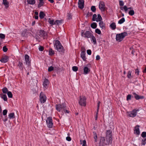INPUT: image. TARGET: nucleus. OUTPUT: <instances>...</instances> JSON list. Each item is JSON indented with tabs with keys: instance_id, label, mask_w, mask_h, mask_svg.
I'll return each instance as SVG.
<instances>
[{
	"instance_id": "nucleus-1",
	"label": "nucleus",
	"mask_w": 146,
	"mask_h": 146,
	"mask_svg": "<svg viewBox=\"0 0 146 146\" xmlns=\"http://www.w3.org/2000/svg\"><path fill=\"white\" fill-rule=\"evenodd\" d=\"M56 109L62 115L64 113H68L69 112V111L67 110L66 106L64 103L56 105Z\"/></svg>"
},
{
	"instance_id": "nucleus-2",
	"label": "nucleus",
	"mask_w": 146,
	"mask_h": 146,
	"mask_svg": "<svg viewBox=\"0 0 146 146\" xmlns=\"http://www.w3.org/2000/svg\"><path fill=\"white\" fill-rule=\"evenodd\" d=\"M56 46V49L60 52L64 53V49L62 45L60 42L58 40L55 41V43H54V46Z\"/></svg>"
},
{
	"instance_id": "nucleus-3",
	"label": "nucleus",
	"mask_w": 146,
	"mask_h": 146,
	"mask_svg": "<svg viewBox=\"0 0 146 146\" xmlns=\"http://www.w3.org/2000/svg\"><path fill=\"white\" fill-rule=\"evenodd\" d=\"M127 35L126 32L122 33L120 34H117L116 35V40L119 42L121 41L123 38Z\"/></svg>"
},
{
	"instance_id": "nucleus-4",
	"label": "nucleus",
	"mask_w": 146,
	"mask_h": 146,
	"mask_svg": "<svg viewBox=\"0 0 146 146\" xmlns=\"http://www.w3.org/2000/svg\"><path fill=\"white\" fill-rule=\"evenodd\" d=\"M81 36L84 38H89L92 36L93 34L89 31L85 32L84 30H82L81 32Z\"/></svg>"
},
{
	"instance_id": "nucleus-5",
	"label": "nucleus",
	"mask_w": 146,
	"mask_h": 146,
	"mask_svg": "<svg viewBox=\"0 0 146 146\" xmlns=\"http://www.w3.org/2000/svg\"><path fill=\"white\" fill-rule=\"evenodd\" d=\"M86 98L84 96H80L79 97V103L82 106H85L86 105Z\"/></svg>"
},
{
	"instance_id": "nucleus-6",
	"label": "nucleus",
	"mask_w": 146,
	"mask_h": 146,
	"mask_svg": "<svg viewBox=\"0 0 146 146\" xmlns=\"http://www.w3.org/2000/svg\"><path fill=\"white\" fill-rule=\"evenodd\" d=\"M112 131L111 130H107L106 132V138L111 142H112Z\"/></svg>"
},
{
	"instance_id": "nucleus-7",
	"label": "nucleus",
	"mask_w": 146,
	"mask_h": 146,
	"mask_svg": "<svg viewBox=\"0 0 146 146\" xmlns=\"http://www.w3.org/2000/svg\"><path fill=\"white\" fill-rule=\"evenodd\" d=\"M46 123L47 127L49 128H52L53 125L52 118L50 117H48L46 120Z\"/></svg>"
},
{
	"instance_id": "nucleus-8",
	"label": "nucleus",
	"mask_w": 146,
	"mask_h": 146,
	"mask_svg": "<svg viewBox=\"0 0 146 146\" xmlns=\"http://www.w3.org/2000/svg\"><path fill=\"white\" fill-rule=\"evenodd\" d=\"M40 100L41 103H44L45 102L46 100V95L41 92L40 94Z\"/></svg>"
},
{
	"instance_id": "nucleus-9",
	"label": "nucleus",
	"mask_w": 146,
	"mask_h": 146,
	"mask_svg": "<svg viewBox=\"0 0 146 146\" xmlns=\"http://www.w3.org/2000/svg\"><path fill=\"white\" fill-rule=\"evenodd\" d=\"M100 142L101 143H102L103 145H106L109 144L111 142L109 141L108 140L105 139V137H102L100 138Z\"/></svg>"
},
{
	"instance_id": "nucleus-10",
	"label": "nucleus",
	"mask_w": 146,
	"mask_h": 146,
	"mask_svg": "<svg viewBox=\"0 0 146 146\" xmlns=\"http://www.w3.org/2000/svg\"><path fill=\"white\" fill-rule=\"evenodd\" d=\"M139 111V110L138 109H134L128 113V116L132 117H134L137 115V112Z\"/></svg>"
},
{
	"instance_id": "nucleus-11",
	"label": "nucleus",
	"mask_w": 146,
	"mask_h": 146,
	"mask_svg": "<svg viewBox=\"0 0 146 146\" xmlns=\"http://www.w3.org/2000/svg\"><path fill=\"white\" fill-rule=\"evenodd\" d=\"M99 7L100 9L102 11H104L106 10L104 3L102 1H100Z\"/></svg>"
},
{
	"instance_id": "nucleus-12",
	"label": "nucleus",
	"mask_w": 146,
	"mask_h": 146,
	"mask_svg": "<svg viewBox=\"0 0 146 146\" xmlns=\"http://www.w3.org/2000/svg\"><path fill=\"white\" fill-rule=\"evenodd\" d=\"M25 60L26 64L29 66L31 65V61L29 59V57L27 54H25Z\"/></svg>"
},
{
	"instance_id": "nucleus-13",
	"label": "nucleus",
	"mask_w": 146,
	"mask_h": 146,
	"mask_svg": "<svg viewBox=\"0 0 146 146\" xmlns=\"http://www.w3.org/2000/svg\"><path fill=\"white\" fill-rule=\"evenodd\" d=\"M49 83V81L47 79L45 78L43 82V86L46 89H47L48 87V85Z\"/></svg>"
},
{
	"instance_id": "nucleus-14",
	"label": "nucleus",
	"mask_w": 146,
	"mask_h": 146,
	"mask_svg": "<svg viewBox=\"0 0 146 146\" xmlns=\"http://www.w3.org/2000/svg\"><path fill=\"white\" fill-rule=\"evenodd\" d=\"M134 133L137 135H139L140 134V132L139 131V126L138 125H137L135 127Z\"/></svg>"
},
{
	"instance_id": "nucleus-15",
	"label": "nucleus",
	"mask_w": 146,
	"mask_h": 146,
	"mask_svg": "<svg viewBox=\"0 0 146 146\" xmlns=\"http://www.w3.org/2000/svg\"><path fill=\"white\" fill-rule=\"evenodd\" d=\"M133 94L134 95V96L135 99L138 100L139 99H142L144 98V96H139L138 94H136L135 93H133Z\"/></svg>"
},
{
	"instance_id": "nucleus-16",
	"label": "nucleus",
	"mask_w": 146,
	"mask_h": 146,
	"mask_svg": "<svg viewBox=\"0 0 146 146\" xmlns=\"http://www.w3.org/2000/svg\"><path fill=\"white\" fill-rule=\"evenodd\" d=\"M8 60V57L7 56H5L2 57L0 61L3 63H6Z\"/></svg>"
},
{
	"instance_id": "nucleus-17",
	"label": "nucleus",
	"mask_w": 146,
	"mask_h": 146,
	"mask_svg": "<svg viewBox=\"0 0 146 146\" xmlns=\"http://www.w3.org/2000/svg\"><path fill=\"white\" fill-rule=\"evenodd\" d=\"M90 71V70L87 66H85L84 68V74H86L89 73Z\"/></svg>"
},
{
	"instance_id": "nucleus-18",
	"label": "nucleus",
	"mask_w": 146,
	"mask_h": 146,
	"mask_svg": "<svg viewBox=\"0 0 146 146\" xmlns=\"http://www.w3.org/2000/svg\"><path fill=\"white\" fill-rule=\"evenodd\" d=\"M81 57L84 61L86 60V58L85 56V52L82 51L81 53Z\"/></svg>"
},
{
	"instance_id": "nucleus-19",
	"label": "nucleus",
	"mask_w": 146,
	"mask_h": 146,
	"mask_svg": "<svg viewBox=\"0 0 146 146\" xmlns=\"http://www.w3.org/2000/svg\"><path fill=\"white\" fill-rule=\"evenodd\" d=\"M134 14V11L133 9H132V8L131 7H128V14L131 16H133Z\"/></svg>"
},
{
	"instance_id": "nucleus-20",
	"label": "nucleus",
	"mask_w": 146,
	"mask_h": 146,
	"mask_svg": "<svg viewBox=\"0 0 146 146\" xmlns=\"http://www.w3.org/2000/svg\"><path fill=\"white\" fill-rule=\"evenodd\" d=\"M39 35L40 37H43L44 38L45 36V32L44 30H40L39 31Z\"/></svg>"
},
{
	"instance_id": "nucleus-21",
	"label": "nucleus",
	"mask_w": 146,
	"mask_h": 146,
	"mask_svg": "<svg viewBox=\"0 0 146 146\" xmlns=\"http://www.w3.org/2000/svg\"><path fill=\"white\" fill-rule=\"evenodd\" d=\"M99 25L100 27L103 29H105L106 28V27L105 23L102 21H100L99 23Z\"/></svg>"
},
{
	"instance_id": "nucleus-22",
	"label": "nucleus",
	"mask_w": 146,
	"mask_h": 146,
	"mask_svg": "<svg viewBox=\"0 0 146 146\" xmlns=\"http://www.w3.org/2000/svg\"><path fill=\"white\" fill-rule=\"evenodd\" d=\"M44 3V0H39V3L38 5V8H39L41 6H43Z\"/></svg>"
},
{
	"instance_id": "nucleus-23",
	"label": "nucleus",
	"mask_w": 146,
	"mask_h": 146,
	"mask_svg": "<svg viewBox=\"0 0 146 146\" xmlns=\"http://www.w3.org/2000/svg\"><path fill=\"white\" fill-rule=\"evenodd\" d=\"M18 66L19 68V69L21 70L22 71L23 70L24 67L22 62L21 61H19L18 62Z\"/></svg>"
},
{
	"instance_id": "nucleus-24",
	"label": "nucleus",
	"mask_w": 146,
	"mask_h": 146,
	"mask_svg": "<svg viewBox=\"0 0 146 146\" xmlns=\"http://www.w3.org/2000/svg\"><path fill=\"white\" fill-rule=\"evenodd\" d=\"M133 74L132 73V72L129 71L128 72V78L130 80H132V81H133Z\"/></svg>"
},
{
	"instance_id": "nucleus-25",
	"label": "nucleus",
	"mask_w": 146,
	"mask_h": 146,
	"mask_svg": "<svg viewBox=\"0 0 146 146\" xmlns=\"http://www.w3.org/2000/svg\"><path fill=\"white\" fill-rule=\"evenodd\" d=\"M78 7L79 8L81 9H82L84 7V2H78Z\"/></svg>"
},
{
	"instance_id": "nucleus-26",
	"label": "nucleus",
	"mask_w": 146,
	"mask_h": 146,
	"mask_svg": "<svg viewBox=\"0 0 146 146\" xmlns=\"http://www.w3.org/2000/svg\"><path fill=\"white\" fill-rule=\"evenodd\" d=\"M48 22L50 24L52 25L56 24L55 21H54V20L51 19L50 18L48 19Z\"/></svg>"
},
{
	"instance_id": "nucleus-27",
	"label": "nucleus",
	"mask_w": 146,
	"mask_h": 146,
	"mask_svg": "<svg viewBox=\"0 0 146 146\" xmlns=\"http://www.w3.org/2000/svg\"><path fill=\"white\" fill-rule=\"evenodd\" d=\"M3 4L5 6L6 8H7L9 7V2L7 0H3Z\"/></svg>"
},
{
	"instance_id": "nucleus-28",
	"label": "nucleus",
	"mask_w": 146,
	"mask_h": 146,
	"mask_svg": "<svg viewBox=\"0 0 146 146\" xmlns=\"http://www.w3.org/2000/svg\"><path fill=\"white\" fill-rule=\"evenodd\" d=\"M110 27L113 30L115 29L116 28V25L115 23H113L110 25Z\"/></svg>"
},
{
	"instance_id": "nucleus-29",
	"label": "nucleus",
	"mask_w": 146,
	"mask_h": 146,
	"mask_svg": "<svg viewBox=\"0 0 146 146\" xmlns=\"http://www.w3.org/2000/svg\"><path fill=\"white\" fill-rule=\"evenodd\" d=\"M0 95L1 98L3 99L4 101H7V98L6 95L1 94Z\"/></svg>"
},
{
	"instance_id": "nucleus-30",
	"label": "nucleus",
	"mask_w": 146,
	"mask_h": 146,
	"mask_svg": "<svg viewBox=\"0 0 146 146\" xmlns=\"http://www.w3.org/2000/svg\"><path fill=\"white\" fill-rule=\"evenodd\" d=\"M27 2L28 4L31 5H34L35 3V0H27Z\"/></svg>"
},
{
	"instance_id": "nucleus-31",
	"label": "nucleus",
	"mask_w": 146,
	"mask_h": 146,
	"mask_svg": "<svg viewBox=\"0 0 146 146\" xmlns=\"http://www.w3.org/2000/svg\"><path fill=\"white\" fill-rule=\"evenodd\" d=\"M102 20V18L101 17V15L99 14L98 15V17L96 19V21L97 22L101 21Z\"/></svg>"
},
{
	"instance_id": "nucleus-32",
	"label": "nucleus",
	"mask_w": 146,
	"mask_h": 146,
	"mask_svg": "<svg viewBox=\"0 0 146 146\" xmlns=\"http://www.w3.org/2000/svg\"><path fill=\"white\" fill-rule=\"evenodd\" d=\"M8 116L10 119H13L15 118V114L14 113H9Z\"/></svg>"
},
{
	"instance_id": "nucleus-33",
	"label": "nucleus",
	"mask_w": 146,
	"mask_h": 146,
	"mask_svg": "<svg viewBox=\"0 0 146 146\" xmlns=\"http://www.w3.org/2000/svg\"><path fill=\"white\" fill-rule=\"evenodd\" d=\"M45 15L44 13L42 11L40 12L39 13V17L40 19H42L44 18Z\"/></svg>"
},
{
	"instance_id": "nucleus-34",
	"label": "nucleus",
	"mask_w": 146,
	"mask_h": 146,
	"mask_svg": "<svg viewBox=\"0 0 146 146\" xmlns=\"http://www.w3.org/2000/svg\"><path fill=\"white\" fill-rule=\"evenodd\" d=\"M54 54V51L52 50V49L50 48L49 51V55L52 56Z\"/></svg>"
},
{
	"instance_id": "nucleus-35",
	"label": "nucleus",
	"mask_w": 146,
	"mask_h": 146,
	"mask_svg": "<svg viewBox=\"0 0 146 146\" xmlns=\"http://www.w3.org/2000/svg\"><path fill=\"white\" fill-rule=\"evenodd\" d=\"M97 26V24L95 23H93L91 25V27L93 29H95Z\"/></svg>"
},
{
	"instance_id": "nucleus-36",
	"label": "nucleus",
	"mask_w": 146,
	"mask_h": 146,
	"mask_svg": "<svg viewBox=\"0 0 146 146\" xmlns=\"http://www.w3.org/2000/svg\"><path fill=\"white\" fill-rule=\"evenodd\" d=\"M93 135L95 139V142H96L97 141V136L96 133L95 132H93Z\"/></svg>"
},
{
	"instance_id": "nucleus-37",
	"label": "nucleus",
	"mask_w": 146,
	"mask_h": 146,
	"mask_svg": "<svg viewBox=\"0 0 146 146\" xmlns=\"http://www.w3.org/2000/svg\"><path fill=\"white\" fill-rule=\"evenodd\" d=\"M90 38H91V40L93 41V42L94 44H96V39L95 37L94 36H93V35Z\"/></svg>"
},
{
	"instance_id": "nucleus-38",
	"label": "nucleus",
	"mask_w": 146,
	"mask_h": 146,
	"mask_svg": "<svg viewBox=\"0 0 146 146\" xmlns=\"http://www.w3.org/2000/svg\"><path fill=\"white\" fill-rule=\"evenodd\" d=\"M2 92L3 93L6 94L8 92V90L7 88H4L2 89Z\"/></svg>"
},
{
	"instance_id": "nucleus-39",
	"label": "nucleus",
	"mask_w": 146,
	"mask_h": 146,
	"mask_svg": "<svg viewBox=\"0 0 146 146\" xmlns=\"http://www.w3.org/2000/svg\"><path fill=\"white\" fill-rule=\"evenodd\" d=\"M120 9L121 10H124L125 11H127L128 9L127 7L126 6H125L124 7H121Z\"/></svg>"
},
{
	"instance_id": "nucleus-40",
	"label": "nucleus",
	"mask_w": 146,
	"mask_h": 146,
	"mask_svg": "<svg viewBox=\"0 0 146 146\" xmlns=\"http://www.w3.org/2000/svg\"><path fill=\"white\" fill-rule=\"evenodd\" d=\"M125 21V19L124 18H122L118 21V23L120 24H121L123 23Z\"/></svg>"
},
{
	"instance_id": "nucleus-41",
	"label": "nucleus",
	"mask_w": 146,
	"mask_h": 146,
	"mask_svg": "<svg viewBox=\"0 0 146 146\" xmlns=\"http://www.w3.org/2000/svg\"><path fill=\"white\" fill-rule=\"evenodd\" d=\"M81 143H82V146H87L86 145V140H84L82 141L80 140Z\"/></svg>"
},
{
	"instance_id": "nucleus-42",
	"label": "nucleus",
	"mask_w": 146,
	"mask_h": 146,
	"mask_svg": "<svg viewBox=\"0 0 146 146\" xmlns=\"http://www.w3.org/2000/svg\"><path fill=\"white\" fill-rule=\"evenodd\" d=\"M7 94L9 98H12V97L13 95L11 92L9 91L8 92Z\"/></svg>"
},
{
	"instance_id": "nucleus-43",
	"label": "nucleus",
	"mask_w": 146,
	"mask_h": 146,
	"mask_svg": "<svg viewBox=\"0 0 146 146\" xmlns=\"http://www.w3.org/2000/svg\"><path fill=\"white\" fill-rule=\"evenodd\" d=\"M91 11L94 12H95L96 11V8L94 6H92L91 7Z\"/></svg>"
},
{
	"instance_id": "nucleus-44",
	"label": "nucleus",
	"mask_w": 146,
	"mask_h": 146,
	"mask_svg": "<svg viewBox=\"0 0 146 146\" xmlns=\"http://www.w3.org/2000/svg\"><path fill=\"white\" fill-rule=\"evenodd\" d=\"M97 18V15L96 14H94L93 15V17H92V20L93 21H96V20Z\"/></svg>"
},
{
	"instance_id": "nucleus-45",
	"label": "nucleus",
	"mask_w": 146,
	"mask_h": 146,
	"mask_svg": "<svg viewBox=\"0 0 146 146\" xmlns=\"http://www.w3.org/2000/svg\"><path fill=\"white\" fill-rule=\"evenodd\" d=\"M72 69L73 71L76 72L78 70V68L76 66H74L72 67Z\"/></svg>"
},
{
	"instance_id": "nucleus-46",
	"label": "nucleus",
	"mask_w": 146,
	"mask_h": 146,
	"mask_svg": "<svg viewBox=\"0 0 146 146\" xmlns=\"http://www.w3.org/2000/svg\"><path fill=\"white\" fill-rule=\"evenodd\" d=\"M146 144V138H145L144 139L142 140V143L141 145H144Z\"/></svg>"
},
{
	"instance_id": "nucleus-47",
	"label": "nucleus",
	"mask_w": 146,
	"mask_h": 146,
	"mask_svg": "<svg viewBox=\"0 0 146 146\" xmlns=\"http://www.w3.org/2000/svg\"><path fill=\"white\" fill-rule=\"evenodd\" d=\"M56 24L58 25L60 24L62 22V20H56L55 21Z\"/></svg>"
},
{
	"instance_id": "nucleus-48",
	"label": "nucleus",
	"mask_w": 146,
	"mask_h": 146,
	"mask_svg": "<svg viewBox=\"0 0 146 146\" xmlns=\"http://www.w3.org/2000/svg\"><path fill=\"white\" fill-rule=\"evenodd\" d=\"M5 35L4 34L0 33V38L3 39H5Z\"/></svg>"
},
{
	"instance_id": "nucleus-49",
	"label": "nucleus",
	"mask_w": 146,
	"mask_h": 146,
	"mask_svg": "<svg viewBox=\"0 0 146 146\" xmlns=\"http://www.w3.org/2000/svg\"><path fill=\"white\" fill-rule=\"evenodd\" d=\"M95 32L96 33L98 34H100L101 33V31L100 30L98 29H96L95 30Z\"/></svg>"
},
{
	"instance_id": "nucleus-50",
	"label": "nucleus",
	"mask_w": 146,
	"mask_h": 146,
	"mask_svg": "<svg viewBox=\"0 0 146 146\" xmlns=\"http://www.w3.org/2000/svg\"><path fill=\"white\" fill-rule=\"evenodd\" d=\"M67 17L68 19L70 20L72 19V16L71 14L68 13Z\"/></svg>"
},
{
	"instance_id": "nucleus-51",
	"label": "nucleus",
	"mask_w": 146,
	"mask_h": 146,
	"mask_svg": "<svg viewBox=\"0 0 146 146\" xmlns=\"http://www.w3.org/2000/svg\"><path fill=\"white\" fill-rule=\"evenodd\" d=\"M54 70V67L52 66L49 67L48 69V72H51Z\"/></svg>"
},
{
	"instance_id": "nucleus-52",
	"label": "nucleus",
	"mask_w": 146,
	"mask_h": 146,
	"mask_svg": "<svg viewBox=\"0 0 146 146\" xmlns=\"http://www.w3.org/2000/svg\"><path fill=\"white\" fill-rule=\"evenodd\" d=\"M3 51L4 52H6L7 50H8V49L6 47V46H4L3 47Z\"/></svg>"
},
{
	"instance_id": "nucleus-53",
	"label": "nucleus",
	"mask_w": 146,
	"mask_h": 146,
	"mask_svg": "<svg viewBox=\"0 0 146 146\" xmlns=\"http://www.w3.org/2000/svg\"><path fill=\"white\" fill-rule=\"evenodd\" d=\"M141 136L143 137H146V132H143L141 134Z\"/></svg>"
},
{
	"instance_id": "nucleus-54",
	"label": "nucleus",
	"mask_w": 146,
	"mask_h": 146,
	"mask_svg": "<svg viewBox=\"0 0 146 146\" xmlns=\"http://www.w3.org/2000/svg\"><path fill=\"white\" fill-rule=\"evenodd\" d=\"M38 49L40 51H42L44 50V48L42 46H40Z\"/></svg>"
},
{
	"instance_id": "nucleus-55",
	"label": "nucleus",
	"mask_w": 146,
	"mask_h": 146,
	"mask_svg": "<svg viewBox=\"0 0 146 146\" xmlns=\"http://www.w3.org/2000/svg\"><path fill=\"white\" fill-rule=\"evenodd\" d=\"M7 112V110H3V113L4 115H6Z\"/></svg>"
},
{
	"instance_id": "nucleus-56",
	"label": "nucleus",
	"mask_w": 146,
	"mask_h": 146,
	"mask_svg": "<svg viewBox=\"0 0 146 146\" xmlns=\"http://www.w3.org/2000/svg\"><path fill=\"white\" fill-rule=\"evenodd\" d=\"M87 52L88 54L90 55L91 54L92 51L90 50H88L87 51Z\"/></svg>"
},
{
	"instance_id": "nucleus-57",
	"label": "nucleus",
	"mask_w": 146,
	"mask_h": 146,
	"mask_svg": "<svg viewBox=\"0 0 146 146\" xmlns=\"http://www.w3.org/2000/svg\"><path fill=\"white\" fill-rule=\"evenodd\" d=\"M101 103V102L100 101H99L98 103V106H97V111L98 112L99 111V107H100V104Z\"/></svg>"
},
{
	"instance_id": "nucleus-58",
	"label": "nucleus",
	"mask_w": 146,
	"mask_h": 146,
	"mask_svg": "<svg viewBox=\"0 0 146 146\" xmlns=\"http://www.w3.org/2000/svg\"><path fill=\"white\" fill-rule=\"evenodd\" d=\"M66 140L68 141H70L71 140V138L69 136H68L66 138Z\"/></svg>"
},
{
	"instance_id": "nucleus-59",
	"label": "nucleus",
	"mask_w": 146,
	"mask_h": 146,
	"mask_svg": "<svg viewBox=\"0 0 146 146\" xmlns=\"http://www.w3.org/2000/svg\"><path fill=\"white\" fill-rule=\"evenodd\" d=\"M119 5L121 6H123L124 5V3L122 1H119Z\"/></svg>"
},
{
	"instance_id": "nucleus-60",
	"label": "nucleus",
	"mask_w": 146,
	"mask_h": 146,
	"mask_svg": "<svg viewBox=\"0 0 146 146\" xmlns=\"http://www.w3.org/2000/svg\"><path fill=\"white\" fill-rule=\"evenodd\" d=\"M98 112V111H97L96 114L95 115V120H96L97 119Z\"/></svg>"
},
{
	"instance_id": "nucleus-61",
	"label": "nucleus",
	"mask_w": 146,
	"mask_h": 146,
	"mask_svg": "<svg viewBox=\"0 0 146 146\" xmlns=\"http://www.w3.org/2000/svg\"><path fill=\"white\" fill-rule=\"evenodd\" d=\"M100 59V56L98 55H97L96 57V59L97 60H98Z\"/></svg>"
},
{
	"instance_id": "nucleus-62",
	"label": "nucleus",
	"mask_w": 146,
	"mask_h": 146,
	"mask_svg": "<svg viewBox=\"0 0 146 146\" xmlns=\"http://www.w3.org/2000/svg\"><path fill=\"white\" fill-rule=\"evenodd\" d=\"M139 71L138 69H136L135 70V73L136 74L137 73V75L139 74Z\"/></svg>"
},
{
	"instance_id": "nucleus-63",
	"label": "nucleus",
	"mask_w": 146,
	"mask_h": 146,
	"mask_svg": "<svg viewBox=\"0 0 146 146\" xmlns=\"http://www.w3.org/2000/svg\"><path fill=\"white\" fill-rule=\"evenodd\" d=\"M26 31H24L23 32V33L22 34V35L23 36H25V34L26 33Z\"/></svg>"
},
{
	"instance_id": "nucleus-64",
	"label": "nucleus",
	"mask_w": 146,
	"mask_h": 146,
	"mask_svg": "<svg viewBox=\"0 0 146 146\" xmlns=\"http://www.w3.org/2000/svg\"><path fill=\"white\" fill-rule=\"evenodd\" d=\"M36 19H38V15H35L34 17Z\"/></svg>"
}]
</instances>
